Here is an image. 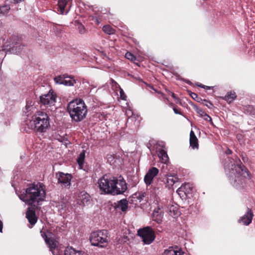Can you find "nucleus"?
Returning a JSON list of instances; mask_svg holds the SVG:
<instances>
[{
	"instance_id": "1",
	"label": "nucleus",
	"mask_w": 255,
	"mask_h": 255,
	"mask_svg": "<svg viewBox=\"0 0 255 255\" xmlns=\"http://www.w3.org/2000/svg\"><path fill=\"white\" fill-rule=\"evenodd\" d=\"M46 193L42 183L30 184L22 193L19 195V198L29 205L36 207L35 203L38 205L40 201H43Z\"/></svg>"
},
{
	"instance_id": "2",
	"label": "nucleus",
	"mask_w": 255,
	"mask_h": 255,
	"mask_svg": "<svg viewBox=\"0 0 255 255\" xmlns=\"http://www.w3.org/2000/svg\"><path fill=\"white\" fill-rule=\"evenodd\" d=\"M40 233L53 255H81V252L77 251L71 247L68 246L64 248L59 246L58 242L53 237V233L44 229V227Z\"/></svg>"
},
{
	"instance_id": "3",
	"label": "nucleus",
	"mask_w": 255,
	"mask_h": 255,
	"mask_svg": "<svg viewBox=\"0 0 255 255\" xmlns=\"http://www.w3.org/2000/svg\"><path fill=\"white\" fill-rule=\"evenodd\" d=\"M227 162L230 163L226 165L225 164V168H230L234 171L235 170L238 174L235 177L232 175H230V181L231 183L236 188H240L243 187V184L245 183V178L250 177L249 171L248 169L242 163L235 164L233 162V159L228 158Z\"/></svg>"
},
{
	"instance_id": "4",
	"label": "nucleus",
	"mask_w": 255,
	"mask_h": 255,
	"mask_svg": "<svg viewBox=\"0 0 255 255\" xmlns=\"http://www.w3.org/2000/svg\"><path fill=\"white\" fill-rule=\"evenodd\" d=\"M49 117L43 111H37L27 124L28 128L38 132H45L50 127Z\"/></svg>"
},
{
	"instance_id": "5",
	"label": "nucleus",
	"mask_w": 255,
	"mask_h": 255,
	"mask_svg": "<svg viewBox=\"0 0 255 255\" xmlns=\"http://www.w3.org/2000/svg\"><path fill=\"white\" fill-rule=\"evenodd\" d=\"M67 110L72 121L80 122L86 118L88 110L84 101L76 99L68 105Z\"/></svg>"
},
{
	"instance_id": "6",
	"label": "nucleus",
	"mask_w": 255,
	"mask_h": 255,
	"mask_svg": "<svg viewBox=\"0 0 255 255\" xmlns=\"http://www.w3.org/2000/svg\"><path fill=\"white\" fill-rule=\"evenodd\" d=\"M108 235V232L105 230L92 232L89 239L91 245L100 248L106 247L109 241Z\"/></svg>"
},
{
	"instance_id": "7",
	"label": "nucleus",
	"mask_w": 255,
	"mask_h": 255,
	"mask_svg": "<svg viewBox=\"0 0 255 255\" xmlns=\"http://www.w3.org/2000/svg\"><path fill=\"white\" fill-rule=\"evenodd\" d=\"M115 176L105 174L98 180L99 187L101 191L105 194L113 195L115 190L113 185H115Z\"/></svg>"
},
{
	"instance_id": "8",
	"label": "nucleus",
	"mask_w": 255,
	"mask_h": 255,
	"mask_svg": "<svg viewBox=\"0 0 255 255\" xmlns=\"http://www.w3.org/2000/svg\"><path fill=\"white\" fill-rule=\"evenodd\" d=\"M23 47L21 40L17 37L13 36L10 39V41L5 42L1 47L2 50L6 53L18 54L22 50Z\"/></svg>"
},
{
	"instance_id": "9",
	"label": "nucleus",
	"mask_w": 255,
	"mask_h": 255,
	"mask_svg": "<svg viewBox=\"0 0 255 255\" xmlns=\"http://www.w3.org/2000/svg\"><path fill=\"white\" fill-rule=\"evenodd\" d=\"M137 235L142 238L144 243L147 245L152 243L155 238L154 231L149 226L139 229Z\"/></svg>"
},
{
	"instance_id": "10",
	"label": "nucleus",
	"mask_w": 255,
	"mask_h": 255,
	"mask_svg": "<svg viewBox=\"0 0 255 255\" xmlns=\"http://www.w3.org/2000/svg\"><path fill=\"white\" fill-rule=\"evenodd\" d=\"M194 190L192 185L190 183H186L182 185L177 190V193L182 200L191 199L193 197Z\"/></svg>"
},
{
	"instance_id": "11",
	"label": "nucleus",
	"mask_w": 255,
	"mask_h": 255,
	"mask_svg": "<svg viewBox=\"0 0 255 255\" xmlns=\"http://www.w3.org/2000/svg\"><path fill=\"white\" fill-rule=\"evenodd\" d=\"M115 185H113L115 193L113 195L122 194L127 190V185L126 181L122 176L119 178L115 176Z\"/></svg>"
},
{
	"instance_id": "12",
	"label": "nucleus",
	"mask_w": 255,
	"mask_h": 255,
	"mask_svg": "<svg viewBox=\"0 0 255 255\" xmlns=\"http://www.w3.org/2000/svg\"><path fill=\"white\" fill-rule=\"evenodd\" d=\"M57 96L53 92L49 91L46 94L42 95L39 97L40 103L45 106L51 107L55 105Z\"/></svg>"
},
{
	"instance_id": "13",
	"label": "nucleus",
	"mask_w": 255,
	"mask_h": 255,
	"mask_svg": "<svg viewBox=\"0 0 255 255\" xmlns=\"http://www.w3.org/2000/svg\"><path fill=\"white\" fill-rule=\"evenodd\" d=\"M58 183L61 184L62 187L69 188L71 185V180L72 178L71 174L59 172L56 173Z\"/></svg>"
},
{
	"instance_id": "14",
	"label": "nucleus",
	"mask_w": 255,
	"mask_h": 255,
	"mask_svg": "<svg viewBox=\"0 0 255 255\" xmlns=\"http://www.w3.org/2000/svg\"><path fill=\"white\" fill-rule=\"evenodd\" d=\"M158 169L154 167L149 169L145 174L144 181L146 185H149L151 184L153 179L158 174Z\"/></svg>"
},
{
	"instance_id": "15",
	"label": "nucleus",
	"mask_w": 255,
	"mask_h": 255,
	"mask_svg": "<svg viewBox=\"0 0 255 255\" xmlns=\"http://www.w3.org/2000/svg\"><path fill=\"white\" fill-rule=\"evenodd\" d=\"M26 217L29 223L33 226L37 221V218L36 216L35 210L33 207L28 208L26 212Z\"/></svg>"
},
{
	"instance_id": "16",
	"label": "nucleus",
	"mask_w": 255,
	"mask_h": 255,
	"mask_svg": "<svg viewBox=\"0 0 255 255\" xmlns=\"http://www.w3.org/2000/svg\"><path fill=\"white\" fill-rule=\"evenodd\" d=\"M254 214L252 210L248 208L245 214L239 220L240 223H242L246 226L249 225L252 221Z\"/></svg>"
},
{
	"instance_id": "17",
	"label": "nucleus",
	"mask_w": 255,
	"mask_h": 255,
	"mask_svg": "<svg viewBox=\"0 0 255 255\" xmlns=\"http://www.w3.org/2000/svg\"><path fill=\"white\" fill-rule=\"evenodd\" d=\"M184 253L177 246L170 247L162 253V255H184Z\"/></svg>"
},
{
	"instance_id": "18",
	"label": "nucleus",
	"mask_w": 255,
	"mask_h": 255,
	"mask_svg": "<svg viewBox=\"0 0 255 255\" xmlns=\"http://www.w3.org/2000/svg\"><path fill=\"white\" fill-rule=\"evenodd\" d=\"M167 211L169 215L174 218L178 217L180 215V212L177 205H168Z\"/></svg>"
},
{
	"instance_id": "19",
	"label": "nucleus",
	"mask_w": 255,
	"mask_h": 255,
	"mask_svg": "<svg viewBox=\"0 0 255 255\" xmlns=\"http://www.w3.org/2000/svg\"><path fill=\"white\" fill-rule=\"evenodd\" d=\"M67 5V1L66 0H59L57 4L58 11L61 14H67L68 12V9H66L65 7Z\"/></svg>"
},
{
	"instance_id": "20",
	"label": "nucleus",
	"mask_w": 255,
	"mask_h": 255,
	"mask_svg": "<svg viewBox=\"0 0 255 255\" xmlns=\"http://www.w3.org/2000/svg\"><path fill=\"white\" fill-rule=\"evenodd\" d=\"M79 200L81 201V203L84 206L89 205L90 202V196L86 192H81L80 195L79 196Z\"/></svg>"
},
{
	"instance_id": "21",
	"label": "nucleus",
	"mask_w": 255,
	"mask_h": 255,
	"mask_svg": "<svg viewBox=\"0 0 255 255\" xmlns=\"http://www.w3.org/2000/svg\"><path fill=\"white\" fill-rule=\"evenodd\" d=\"M10 9V5L9 0L5 1L4 3L0 5V14L2 15H6L8 13Z\"/></svg>"
},
{
	"instance_id": "22",
	"label": "nucleus",
	"mask_w": 255,
	"mask_h": 255,
	"mask_svg": "<svg viewBox=\"0 0 255 255\" xmlns=\"http://www.w3.org/2000/svg\"><path fill=\"white\" fill-rule=\"evenodd\" d=\"M190 144L193 148L198 147V139L193 130L190 133Z\"/></svg>"
},
{
	"instance_id": "23",
	"label": "nucleus",
	"mask_w": 255,
	"mask_h": 255,
	"mask_svg": "<svg viewBox=\"0 0 255 255\" xmlns=\"http://www.w3.org/2000/svg\"><path fill=\"white\" fill-rule=\"evenodd\" d=\"M178 178L177 175H170L168 176L166 178V182L164 181V184H167L166 186L168 188H170V187L172 186L174 183L178 181Z\"/></svg>"
},
{
	"instance_id": "24",
	"label": "nucleus",
	"mask_w": 255,
	"mask_h": 255,
	"mask_svg": "<svg viewBox=\"0 0 255 255\" xmlns=\"http://www.w3.org/2000/svg\"><path fill=\"white\" fill-rule=\"evenodd\" d=\"M163 211H156V210H154L152 213V220L158 224L161 223L163 218Z\"/></svg>"
},
{
	"instance_id": "25",
	"label": "nucleus",
	"mask_w": 255,
	"mask_h": 255,
	"mask_svg": "<svg viewBox=\"0 0 255 255\" xmlns=\"http://www.w3.org/2000/svg\"><path fill=\"white\" fill-rule=\"evenodd\" d=\"M117 207L120 208L122 212L126 211L128 208V202L127 200L124 199L118 201Z\"/></svg>"
},
{
	"instance_id": "26",
	"label": "nucleus",
	"mask_w": 255,
	"mask_h": 255,
	"mask_svg": "<svg viewBox=\"0 0 255 255\" xmlns=\"http://www.w3.org/2000/svg\"><path fill=\"white\" fill-rule=\"evenodd\" d=\"M158 156L161 159L163 162L165 163L168 159L167 152L163 149V147L159 149Z\"/></svg>"
},
{
	"instance_id": "27",
	"label": "nucleus",
	"mask_w": 255,
	"mask_h": 255,
	"mask_svg": "<svg viewBox=\"0 0 255 255\" xmlns=\"http://www.w3.org/2000/svg\"><path fill=\"white\" fill-rule=\"evenodd\" d=\"M236 98V95L235 92H228L225 96L224 99L229 103L232 102Z\"/></svg>"
},
{
	"instance_id": "28",
	"label": "nucleus",
	"mask_w": 255,
	"mask_h": 255,
	"mask_svg": "<svg viewBox=\"0 0 255 255\" xmlns=\"http://www.w3.org/2000/svg\"><path fill=\"white\" fill-rule=\"evenodd\" d=\"M103 31L108 34H112L115 33V30L109 25H106L103 27Z\"/></svg>"
},
{
	"instance_id": "29",
	"label": "nucleus",
	"mask_w": 255,
	"mask_h": 255,
	"mask_svg": "<svg viewBox=\"0 0 255 255\" xmlns=\"http://www.w3.org/2000/svg\"><path fill=\"white\" fill-rule=\"evenodd\" d=\"M85 158V151L84 150L79 154L77 158V162L79 166L83 165Z\"/></svg>"
},
{
	"instance_id": "30",
	"label": "nucleus",
	"mask_w": 255,
	"mask_h": 255,
	"mask_svg": "<svg viewBox=\"0 0 255 255\" xmlns=\"http://www.w3.org/2000/svg\"><path fill=\"white\" fill-rule=\"evenodd\" d=\"M245 111L253 117L255 118V108L252 106L246 107Z\"/></svg>"
},
{
	"instance_id": "31",
	"label": "nucleus",
	"mask_w": 255,
	"mask_h": 255,
	"mask_svg": "<svg viewBox=\"0 0 255 255\" xmlns=\"http://www.w3.org/2000/svg\"><path fill=\"white\" fill-rule=\"evenodd\" d=\"M25 109L27 110V112L28 114L27 116H28L29 114H31V112H33L35 109V107L33 106V105L31 104V102L29 103L27 102L26 105L25 106Z\"/></svg>"
},
{
	"instance_id": "32",
	"label": "nucleus",
	"mask_w": 255,
	"mask_h": 255,
	"mask_svg": "<svg viewBox=\"0 0 255 255\" xmlns=\"http://www.w3.org/2000/svg\"><path fill=\"white\" fill-rule=\"evenodd\" d=\"M75 83L76 81L74 79L66 80L65 79L63 82H60V84H63L65 86H73Z\"/></svg>"
},
{
	"instance_id": "33",
	"label": "nucleus",
	"mask_w": 255,
	"mask_h": 255,
	"mask_svg": "<svg viewBox=\"0 0 255 255\" xmlns=\"http://www.w3.org/2000/svg\"><path fill=\"white\" fill-rule=\"evenodd\" d=\"M68 77L67 75L65 74L59 75L54 78V81L56 83L60 84V82H63L65 78Z\"/></svg>"
},
{
	"instance_id": "34",
	"label": "nucleus",
	"mask_w": 255,
	"mask_h": 255,
	"mask_svg": "<svg viewBox=\"0 0 255 255\" xmlns=\"http://www.w3.org/2000/svg\"><path fill=\"white\" fill-rule=\"evenodd\" d=\"M190 92V93H189V94L193 99L196 101L197 102L199 103H201L202 101H203V100L200 97H198L197 94L192 92Z\"/></svg>"
},
{
	"instance_id": "35",
	"label": "nucleus",
	"mask_w": 255,
	"mask_h": 255,
	"mask_svg": "<svg viewBox=\"0 0 255 255\" xmlns=\"http://www.w3.org/2000/svg\"><path fill=\"white\" fill-rule=\"evenodd\" d=\"M194 108L196 113L200 115L201 117H204L205 114H206L202 109L196 106H194Z\"/></svg>"
},
{
	"instance_id": "36",
	"label": "nucleus",
	"mask_w": 255,
	"mask_h": 255,
	"mask_svg": "<svg viewBox=\"0 0 255 255\" xmlns=\"http://www.w3.org/2000/svg\"><path fill=\"white\" fill-rule=\"evenodd\" d=\"M201 103L207 107L209 109H212L214 107L212 103L211 102L206 100V99H203V101H202Z\"/></svg>"
},
{
	"instance_id": "37",
	"label": "nucleus",
	"mask_w": 255,
	"mask_h": 255,
	"mask_svg": "<svg viewBox=\"0 0 255 255\" xmlns=\"http://www.w3.org/2000/svg\"><path fill=\"white\" fill-rule=\"evenodd\" d=\"M125 57L131 61H133L136 59V57L134 56V55L129 52H127L126 53Z\"/></svg>"
},
{
	"instance_id": "38",
	"label": "nucleus",
	"mask_w": 255,
	"mask_h": 255,
	"mask_svg": "<svg viewBox=\"0 0 255 255\" xmlns=\"http://www.w3.org/2000/svg\"><path fill=\"white\" fill-rule=\"evenodd\" d=\"M78 29L79 33L81 34H83L86 32L85 28L82 24H81L78 25Z\"/></svg>"
},
{
	"instance_id": "39",
	"label": "nucleus",
	"mask_w": 255,
	"mask_h": 255,
	"mask_svg": "<svg viewBox=\"0 0 255 255\" xmlns=\"http://www.w3.org/2000/svg\"><path fill=\"white\" fill-rule=\"evenodd\" d=\"M108 161L111 164H113L115 162V157L112 155H107Z\"/></svg>"
},
{
	"instance_id": "40",
	"label": "nucleus",
	"mask_w": 255,
	"mask_h": 255,
	"mask_svg": "<svg viewBox=\"0 0 255 255\" xmlns=\"http://www.w3.org/2000/svg\"><path fill=\"white\" fill-rule=\"evenodd\" d=\"M120 97L122 100H126L127 98V96L126 94L124 93V91L122 88H120Z\"/></svg>"
},
{
	"instance_id": "41",
	"label": "nucleus",
	"mask_w": 255,
	"mask_h": 255,
	"mask_svg": "<svg viewBox=\"0 0 255 255\" xmlns=\"http://www.w3.org/2000/svg\"><path fill=\"white\" fill-rule=\"evenodd\" d=\"M204 120L210 122L211 124L213 125V122L212 121V118L207 114H205L204 117Z\"/></svg>"
},
{
	"instance_id": "42",
	"label": "nucleus",
	"mask_w": 255,
	"mask_h": 255,
	"mask_svg": "<svg viewBox=\"0 0 255 255\" xmlns=\"http://www.w3.org/2000/svg\"><path fill=\"white\" fill-rule=\"evenodd\" d=\"M145 195H146V193L143 192L139 195V196L137 197V198H138V199H139L140 200H142L143 197H144Z\"/></svg>"
},
{
	"instance_id": "43",
	"label": "nucleus",
	"mask_w": 255,
	"mask_h": 255,
	"mask_svg": "<svg viewBox=\"0 0 255 255\" xmlns=\"http://www.w3.org/2000/svg\"><path fill=\"white\" fill-rule=\"evenodd\" d=\"M173 110L175 114L182 115V113L179 111L176 108H173Z\"/></svg>"
},
{
	"instance_id": "44",
	"label": "nucleus",
	"mask_w": 255,
	"mask_h": 255,
	"mask_svg": "<svg viewBox=\"0 0 255 255\" xmlns=\"http://www.w3.org/2000/svg\"><path fill=\"white\" fill-rule=\"evenodd\" d=\"M9 0V3H18L22 1H24V0Z\"/></svg>"
},
{
	"instance_id": "45",
	"label": "nucleus",
	"mask_w": 255,
	"mask_h": 255,
	"mask_svg": "<svg viewBox=\"0 0 255 255\" xmlns=\"http://www.w3.org/2000/svg\"><path fill=\"white\" fill-rule=\"evenodd\" d=\"M2 227H3L2 223V222L0 220V232H2Z\"/></svg>"
},
{
	"instance_id": "46",
	"label": "nucleus",
	"mask_w": 255,
	"mask_h": 255,
	"mask_svg": "<svg viewBox=\"0 0 255 255\" xmlns=\"http://www.w3.org/2000/svg\"><path fill=\"white\" fill-rule=\"evenodd\" d=\"M202 88H204L205 89H210L211 87L208 86L204 85L203 86Z\"/></svg>"
},
{
	"instance_id": "47",
	"label": "nucleus",
	"mask_w": 255,
	"mask_h": 255,
	"mask_svg": "<svg viewBox=\"0 0 255 255\" xmlns=\"http://www.w3.org/2000/svg\"><path fill=\"white\" fill-rule=\"evenodd\" d=\"M226 153L228 154H231L232 153V150L229 149H228L227 150V151H226Z\"/></svg>"
},
{
	"instance_id": "48",
	"label": "nucleus",
	"mask_w": 255,
	"mask_h": 255,
	"mask_svg": "<svg viewBox=\"0 0 255 255\" xmlns=\"http://www.w3.org/2000/svg\"><path fill=\"white\" fill-rule=\"evenodd\" d=\"M185 81L187 84H191V82L188 80H185Z\"/></svg>"
},
{
	"instance_id": "49",
	"label": "nucleus",
	"mask_w": 255,
	"mask_h": 255,
	"mask_svg": "<svg viewBox=\"0 0 255 255\" xmlns=\"http://www.w3.org/2000/svg\"><path fill=\"white\" fill-rule=\"evenodd\" d=\"M197 85L198 87H201V88H202L203 86H204V85H202V84H197Z\"/></svg>"
},
{
	"instance_id": "50",
	"label": "nucleus",
	"mask_w": 255,
	"mask_h": 255,
	"mask_svg": "<svg viewBox=\"0 0 255 255\" xmlns=\"http://www.w3.org/2000/svg\"><path fill=\"white\" fill-rule=\"evenodd\" d=\"M155 210H156V211H162L159 207H158L157 209Z\"/></svg>"
},
{
	"instance_id": "51",
	"label": "nucleus",
	"mask_w": 255,
	"mask_h": 255,
	"mask_svg": "<svg viewBox=\"0 0 255 255\" xmlns=\"http://www.w3.org/2000/svg\"><path fill=\"white\" fill-rule=\"evenodd\" d=\"M172 97L173 98H175V95L174 93H172Z\"/></svg>"
},
{
	"instance_id": "52",
	"label": "nucleus",
	"mask_w": 255,
	"mask_h": 255,
	"mask_svg": "<svg viewBox=\"0 0 255 255\" xmlns=\"http://www.w3.org/2000/svg\"><path fill=\"white\" fill-rule=\"evenodd\" d=\"M162 185H161V186H159L157 187L156 188L157 189H159V188H162Z\"/></svg>"
},
{
	"instance_id": "53",
	"label": "nucleus",
	"mask_w": 255,
	"mask_h": 255,
	"mask_svg": "<svg viewBox=\"0 0 255 255\" xmlns=\"http://www.w3.org/2000/svg\"><path fill=\"white\" fill-rule=\"evenodd\" d=\"M96 21H97V23H99V21H98L97 18H96Z\"/></svg>"
},
{
	"instance_id": "54",
	"label": "nucleus",
	"mask_w": 255,
	"mask_h": 255,
	"mask_svg": "<svg viewBox=\"0 0 255 255\" xmlns=\"http://www.w3.org/2000/svg\"><path fill=\"white\" fill-rule=\"evenodd\" d=\"M243 160L244 162H245V158L243 157Z\"/></svg>"
}]
</instances>
